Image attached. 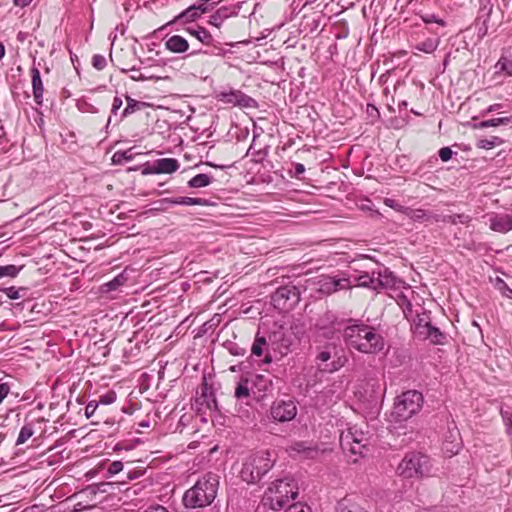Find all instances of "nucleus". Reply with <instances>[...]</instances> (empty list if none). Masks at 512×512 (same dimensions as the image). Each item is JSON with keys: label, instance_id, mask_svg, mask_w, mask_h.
I'll list each match as a JSON object with an SVG mask.
<instances>
[{"label": "nucleus", "instance_id": "obj_1", "mask_svg": "<svg viewBox=\"0 0 512 512\" xmlns=\"http://www.w3.org/2000/svg\"><path fill=\"white\" fill-rule=\"evenodd\" d=\"M219 486V476L207 473L202 476L193 487L188 489L183 496V503L189 508H202L210 505L216 495Z\"/></svg>", "mask_w": 512, "mask_h": 512}, {"label": "nucleus", "instance_id": "obj_2", "mask_svg": "<svg viewBox=\"0 0 512 512\" xmlns=\"http://www.w3.org/2000/svg\"><path fill=\"white\" fill-rule=\"evenodd\" d=\"M344 337L351 347L362 353L375 354L384 348V340L381 335L364 325L347 327Z\"/></svg>", "mask_w": 512, "mask_h": 512}, {"label": "nucleus", "instance_id": "obj_3", "mask_svg": "<svg viewBox=\"0 0 512 512\" xmlns=\"http://www.w3.org/2000/svg\"><path fill=\"white\" fill-rule=\"evenodd\" d=\"M274 463V452L259 451L248 457L243 463L240 477L247 483H255L273 467Z\"/></svg>", "mask_w": 512, "mask_h": 512}, {"label": "nucleus", "instance_id": "obj_4", "mask_svg": "<svg viewBox=\"0 0 512 512\" xmlns=\"http://www.w3.org/2000/svg\"><path fill=\"white\" fill-rule=\"evenodd\" d=\"M296 484L292 479H280L271 483L263 496V504L272 510L281 509L297 496Z\"/></svg>", "mask_w": 512, "mask_h": 512}, {"label": "nucleus", "instance_id": "obj_5", "mask_svg": "<svg viewBox=\"0 0 512 512\" xmlns=\"http://www.w3.org/2000/svg\"><path fill=\"white\" fill-rule=\"evenodd\" d=\"M397 472L405 479L427 477L431 473L430 458L420 452L407 453L399 463Z\"/></svg>", "mask_w": 512, "mask_h": 512}, {"label": "nucleus", "instance_id": "obj_6", "mask_svg": "<svg viewBox=\"0 0 512 512\" xmlns=\"http://www.w3.org/2000/svg\"><path fill=\"white\" fill-rule=\"evenodd\" d=\"M315 289L323 295H331L339 290L351 289L350 276L344 272L337 275H320L312 281Z\"/></svg>", "mask_w": 512, "mask_h": 512}, {"label": "nucleus", "instance_id": "obj_7", "mask_svg": "<svg viewBox=\"0 0 512 512\" xmlns=\"http://www.w3.org/2000/svg\"><path fill=\"white\" fill-rule=\"evenodd\" d=\"M423 405V396L415 390L403 392L396 397L393 406L394 416H413L420 412Z\"/></svg>", "mask_w": 512, "mask_h": 512}, {"label": "nucleus", "instance_id": "obj_8", "mask_svg": "<svg viewBox=\"0 0 512 512\" xmlns=\"http://www.w3.org/2000/svg\"><path fill=\"white\" fill-rule=\"evenodd\" d=\"M414 333L421 339H428L434 344L441 343L442 333L438 328L431 325L429 313L423 311L418 313L414 320Z\"/></svg>", "mask_w": 512, "mask_h": 512}, {"label": "nucleus", "instance_id": "obj_9", "mask_svg": "<svg viewBox=\"0 0 512 512\" xmlns=\"http://www.w3.org/2000/svg\"><path fill=\"white\" fill-rule=\"evenodd\" d=\"M355 280V286L371 288L373 290L390 286L393 283L392 275L386 270H384V273L373 271L371 275L365 273L356 277Z\"/></svg>", "mask_w": 512, "mask_h": 512}, {"label": "nucleus", "instance_id": "obj_10", "mask_svg": "<svg viewBox=\"0 0 512 512\" xmlns=\"http://www.w3.org/2000/svg\"><path fill=\"white\" fill-rule=\"evenodd\" d=\"M97 488L89 485L81 491L71 495L68 500L73 503L74 511H82L96 506Z\"/></svg>", "mask_w": 512, "mask_h": 512}, {"label": "nucleus", "instance_id": "obj_11", "mask_svg": "<svg viewBox=\"0 0 512 512\" xmlns=\"http://www.w3.org/2000/svg\"><path fill=\"white\" fill-rule=\"evenodd\" d=\"M288 451L291 456L301 459H314L320 454L316 445L307 442H296L289 447Z\"/></svg>", "mask_w": 512, "mask_h": 512}, {"label": "nucleus", "instance_id": "obj_12", "mask_svg": "<svg viewBox=\"0 0 512 512\" xmlns=\"http://www.w3.org/2000/svg\"><path fill=\"white\" fill-rule=\"evenodd\" d=\"M216 97L223 103L239 105L243 107H250L251 102L253 101L251 98L245 96L240 91L235 90L219 92Z\"/></svg>", "mask_w": 512, "mask_h": 512}, {"label": "nucleus", "instance_id": "obj_13", "mask_svg": "<svg viewBox=\"0 0 512 512\" xmlns=\"http://www.w3.org/2000/svg\"><path fill=\"white\" fill-rule=\"evenodd\" d=\"M273 300L277 304H280L281 301H290L291 304H296L299 301V292L294 286L281 287L275 292Z\"/></svg>", "mask_w": 512, "mask_h": 512}, {"label": "nucleus", "instance_id": "obj_14", "mask_svg": "<svg viewBox=\"0 0 512 512\" xmlns=\"http://www.w3.org/2000/svg\"><path fill=\"white\" fill-rule=\"evenodd\" d=\"M179 168V163L173 158H162L155 161L153 172L156 174H171Z\"/></svg>", "mask_w": 512, "mask_h": 512}, {"label": "nucleus", "instance_id": "obj_15", "mask_svg": "<svg viewBox=\"0 0 512 512\" xmlns=\"http://www.w3.org/2000/svg\"><path fill=\"white\" fill-rule=\"evenodd\" d=\"M165 47L172 53H184L189 49L188 41L179 35H173L165 42Z\"/></svg>", "mask_w": 512, "mask_h": 512}, {"label": "nucleus", "instance_id": "obj_16", "mask_svg": "<svg viewBox=\"0 0 512 512\" xmlns=\"http://www.w3.org/2000/svg\"><path fill=\"white\" fill-rule=\"evenodd\" d=\"M489 226L495 232L506 233L512 229V218L509 216H494L490 218Z\"/></svg>", "mask_w": 512, "mask_h": 512}, {"label": "nucleus", "instance_id": "obj_17", "mask_svg": "<svg viewBox=\"0 0 512 512\" xmlns=\"http://www.w3.org/2000/svg\"><path fill=\"white\" fill-rule=\"evenodd\" d=\"M32 74V86H33V94L34 99L37 102V104L42 103L43 99V83L40 77V72L37 68H32L31 70Z\"/></svg>", "mask_w": 512, "mask_h": 512}, {"label": "nucleus", "instance_id": "obj_18", "mask_svg": "<svg viewBox=\"0 0 512 512\" xmlns=\"http://www.w3.org/2000/svg\"><path fill=\"white\" fill-rule=\"evenodd\" d=\"M274 416H296L297 408L293 401H283L273 407Z\"/></svg>", "mask_w": 512, "mask_h": 512}, {"label": "nucleus", "instance_id": "obj_19", "mask_svg": "<svg viewBox=\"0 0 512 512\" xmlns=\"http://www.w3.org/2000/svg\"><path fill=\"white\" fill-rule=\"evenodd\" d=\"M337 512H368L363 507H361L358 503H356L352 498L344 497L342 498L336 506Z\"/></svg>", "mask_w": 512, "mask_h": 512}, {"label": "nucleus", "instance_id": "obj_20", "mask_svg": "<svg viewBox=\"0 0 512 512\" xmlns=\"http://www.w3.org/2000/svg\"><path fill=\"white\" fill-rule=\"evenodd\" d=\"M494 74L497 75H504L511 77L512 76V61L507 58H501L495 65H494Z\"/></svg>", "mask_w": 512, "mask_h": 512}, {"label": "nucleus", "instance_id": "obj_21", "mask_svg": "<svg viewBox=\"0 0 512 512\" xmlns=\"http://www.w3.org/2000/svg\"><path fill=\"white\" fill-rule=\"evenodd\" d=\"M511 123H512V116L499 117V118L482 121L479 124L475 125V128L497 127L499 125H508Z\"/></svg>", "mask_w": 512, "mask_h": 512}, {"label": "nucleus", "instance_id": "obj_22", "mask_svg": "<svg viewBox=\"0 0 512 512\" xmlns=\"http://www.w3.org/2000/svg\"><path fill=\"white\" fill-rule=\"evenodd\" d=\"M165 201L175 204V205H204L205 201L201 198H192V197H178L175 199H166Z\"/></svg>", "mask_w": 512, "mask_h": 512}, {"label": "nucleus", "instance_id": "obj_23", "mask_svg": "<svg viewBox=\"0 0 512 512\" xmlns=\"http://www.w3.org/2000/svg\"><path fill=\"white\" fill-rule=\"evenodd\" d=\"M188 32L203 44L209 45L212 42L211 34L204 28L200 27L196 30L189 29Z\"/></svg>", "mask_w": 512, "mask_h": 512}, {"label": "nucleus", "instance_id": "obj_24", "mask_svg": "<svg viewBox=\"0 0 512 512\" xmlns=\"http://www.w3.org/2000/svg\"><path fill=\"white\" fill-rule=\"evenodd\" d=\"M228 17L227 9L221 8L217 10L209 20V23L215 27H220L223 21Z\"/></svg>", "mask_w": 512, "mask_h": 512}, {"label": "nucleus", "instance_id": "obj_25", "mask_svg": "<svg viewBox=\"0 0 512 512\" xmlns=\"http://www.w3.org/2000/svg\"><path fill=\"white\" fill-rule=\"evenodd\" d=\"M266 346H267V342L264 337H256V339L252 345L251 352L253 355L260 357L264 354V350L266 349Z\"/></svg>", "mask_w": 512, "mask_h": 512}, {"label": "nucleus", "instance_id": "obj_26", "mask_svg": "<svg viewBox=\"0 0 512 512\" xmlns=\"http://www.w3.org/2000/svg\"><path fill=\"white\" fill-rule=\"evenodd\" d=\"M502 143V140L497 136H492L489 139H480L477 142V147L481 149H492Z\"/></svg>", "mask_w": 512, "mask_h": 512}, {"label": "nucleus", "instance_id": "obj_27", "mask_svg": "<svg viewBox=\"0 0 512 512\" xmlns=\"http://www.w3.org/2000/svg\"><path fill=\"white\" fill-rule=\"evenodd\" d=\"M189 186L193 188H201L210 184V178L206 174H198L189 181Z\"/></svg>", "mask_w": 512, "mask_h": 512}, {"label": "nucleus", "instance_id": "obj_28", "mask_svg": "<svg viewBox=\"0 0 512 512\" xmlns=\"http://www.w3.org/2000/svg\"><path fill=\"white\" fill-rule=\"evenodd\" d=\"M126 100H127V106L125 107V109L123 111L124 116H127V115L135 112L136 110H140L142 107H144L146 105L145 103L136 101L130 97H126Z\"/></svg>", "mask_w": 512, "mask_h": 512}, {"label": "nucleus", "instance_id": "obj_29", "mask_svg": "<svg viewBox=\"0 0 512 512\" xmlns=\"http://www.w3.org/2000/svg\"><path fill=\"white\" fill-rule=\"evenodd\" d=\"M21 267L15 265L0 266V278L11 277L14 278L18 275Z\"/></svg>", "mask_w": 512, "mask_h": 512}, {"label": "nucleus", "instance_id": "obj_30", "mask_svg": "<svg viewBox=\"0 0 512 512\" xmlns=\"http://www.w3.org/2000/svg\"><path fill=\"white\" fill-rule=\"evenodd\" d=\"M33 434H34V431L31 427V425H24L20 430L16 444L20 445V444L25 443Z\"/></svg>", "mask_w": 512, "mask_h": 512}, {"label": "nucleus", "instance_id": "obj_31", "mask_svg": "<svg viewBox=\"0 0 512 512\" xmlns=\"http://www.w3.org/2000/svg\"><path fill=\"white\" fill-rule=\"evenodd\" d=\"M495 287L502 293L503 296L512 299V289H510L501 278H496Z\"/></svg>", "mask_w": 512, "mask_h": 512}, {"label": "nucleus", "instance_id": "obj_32", "mask_svg": "<svg viewBox=\"0 0 512 512\" xmlns=\"http://www.w3.org/2000/svg\"><path fill=\"white\" fill-rule=\"evenodd\" d=\"M209 0H203L200 4L198 5H192L190 7H188L185 11H183L181 13V16H185V15H188L190 12H195V11H198L200 14L202 13H206L208 11V7L206 5V3L208 2Z\"/></svg>", "mask_w": 512, "mask_h": 512}, {"label": "nucleus", "instance_id": "obj_33", "mask_svg": "<svg viewBox=\"0 0 512 512\" xmlns=\"http://www.w3.org/2000/svg\"><path fill=\"white\" fill-rule=\"evenodd\" d=\"M407 215L414 221H422L428 219L426 211L422 209L409 210Z\"/></svg>", "mask_w": 512, "mask_h": 512}, {"label": "nucleus", "instance_id": "obj_34", "mask_svg": "<svg viewBox=\"0 0 512 512\" xmlns=\"http://www.w3.org/2000/svg\"><path fill=\"white\" fill-rule=\"evenodd\" d=\"M285 512H312L310 507L302 503L290 505Z\"/></svg>", "mask_w": 512, "mask_h": 512}, {"label": "nucleus", "instance_id": "obj_35", "mask_svg": "<svg viewBox=\"0 0 512 512\" xmlns=\"http://www.w3.org/2000/svg\"><path fill=\"white\" fill-rule=\"evenodd\" d=\"M249 396V389L245 383H240L235 390V397L238 399Z\"/></svg>", "mask_w": 512, "mask_h": 512}, {"label": "nucleus", "instance_id": "obj_36", "mask_svg": "<svg viewBox=\"0 0 512 512\" xmlns=\"http://www.w3.org/2000/svg\"><path fill=\"white\" fill-rule=\"evenodd\" d=\"M123 470V463L121 461H114L109 464L107 472L109 475L118 474Z\"/></svg>", "mask_w": 512, "mask_h": 512}, {"label": "nucleus", "instance_id": "obj_37", "mask_svg": "<svg viewBox=\"0 0 512 512\" xmlns=\"http://www.w3.org/2000/svg\"><path fill=\"white\" fill-rule=\"evenodd\" d=\"M422 20L425 23H437L441 26H444V21L442 19L437 18L434 14H425L422 16Z\"/></svg>", "mask_w": 512, "mask_h": 512}, {"label": "nucleus", "instance_id": "obj_38", "mask_svg": "<svg viewBox=\"0 0 512 512\" xmlns=\"http://www.w3.org/2000/svg\"><path fill=\"white\" fill-rule=\"evenodd\" d=\"M116 395L114 392H109L106 395L102 396L99 400L100 405H108L115 401Z\"/></svg>", "mask_w": 512, "mask_h": 512}, {"label": "nucleus", "instance_id": "obj_39", "mask_svg": "<svg viewBox=\"0 0 512 512\" xmlns=\"http://www.w3.org/2000/svg\"><path fill=\"white\" fill-rule=\"evenodd\" d=\"M106 65V60L101 55H94L93 56V66L97 68L98 70H101Z\"/></svg>", "mask_w": 512, "mask_h": 512}, {"label": "nucleus", "instance_id": "obj_40", "mask_svg": "<svg viewBox=\"0 0 512 512\" xmlns=\"http://www.w3.org/2000/svg\"><path fill=\"white\" fill-rule=\"evenodd\" d=\"M201 14L198 11L190 12L188 15L181 16V13L176 16L174 21H177L179 19H185L187 22H192L196 20Z\"/></svg>", "mask_w": 512, "mask_h": 512}, {"label": "nucleus", "instance_id": "obj_41", "mask_svg": "<svg viewBox=\"0 0 512 512\" xmlns=\"http://www.w3.org/2000/svg\"><path fill=\"white\" fill-rule=\"evenodd\" d=\"M10 389H11V387L8 383L0 382V404L7 397V395L10 392Z\"/></svg>", "mask_w": 512, "mask_h": 512}, {"label": "nucleus", "instance_id": "obj_42", "mask_svg": "<svg viewBox=\"0 0 512 512\" xmlns=\"http://www.w3.org/2000/svg\"><path fill=\"white\" fill-rule=\"evenodd\" d=\"M439 157L444 162L450 160L452 157V150L448 147L441 148L439 151Z\"/></svg>", "mask_w": 512, "mask_h": 512}, {"label": "nucleus", "instance_id": "obj_43", "mask_svg": "<svg viewBox=\"0 0 512 512\" xmlns=\"http://www.w3.org/2000/svg\"><path fill=\"white\" fill-rule=\"evenodd\" d=\"M122 284H123V278L122 277H116L112 281L108 282L106 284V287H107L108 291H111V290H115L118 286H120Z\"/></svg>", "mask_w": 512, "mask_h": 512}, {"label": "nucleus", "instance_id": "obj_44", "mask_svg": "<svg viewBox=\"0 0 512 512\" xmlns=\"http://www.w3.org/2000/svg\"><path fill=\"white\" fill-rule=\"evenodd\" d=\"M436 46H437L436 43H434L433 41H429V42L423 43L420 50H422L426 53H431L436 49Z\"/></svg>", "mask_w": 512, "mask_h": 512}, {"label": "nucleus", "instance_id": "obj_45", "mask_svg": "<svg viewBox=\"0 0 512 512\" xmlns=\"http://www.w3.org/2000/svg\"><path fill=\"white\" fill-rule=\"evenodd\" d=\"M4 292L10 299H18L20 297L19 292L14 287L7 288Z\"/></svg>", "mask_w": 512, "mask_h": 512}, {"label": "nucleus", "instance_id": "obj_46", "mask_svg": "<svg viewBox=\"0 0 512 512\" xmlns=\"http://www.w3.org/2000/svg\"><path fill=\"white\" fill-rule=\"evenodd\" d=\"M317 358L322 362H327L331 359V353L328 350L322 351L318 354Z\"/></svg>", "mask_w": 512, "mask_h": 512}, {"label": "nucleus", "instance_id": "obj_47", "mask_svg": "<svg viewBox=\"0 0 512 512\" xmlns=\"http://www.w3.org/2000/svg\"><path fill=\"white\" fill-rule=\"evenodd\" d=\"M122 106V100L119 97H115L112 104V111L115 113Z\"/></svg>", "mask_w": 512, "mask_h": 512}, {"label": "nucleus", "instance_id": "obj_48", "mask_svg": "<svg viewBox=\"0 0 512 512\" xmlns=\"http://www.w3.org/2000/svg\"><path fill=\"white\" fill-rule=\"evenodd\" d=\"M96 407H97V405H93L92 403H89L85 409V416L92 415L95 412Z\"/></svg>", "mask_w": 512, "mask_h": 512}, {"label": "nucleus", "instance_id": "obj_49", "mask_svg": "<svg viewBox=\"0 0 512 512\" xmlns=\"http://www.w3.org/2000/svg\"><path fill=\"white\" fill-rule=\"evenodd\" d=\"M356 446H351L350 451L353 454H361V445L358 440H355Z\"/></svg>", "mask_w": 512, "mask_h": 512}, {"label": "nucleus", "instance_id": "obj_50", "mask_svg": "<svg viewBox=\"0 0 512 512\" xmlns=\"http://www.w3.org/2000/svg\"><path fill=\"white\" fill-rule=\"evenodd\" d=\"M32 0H14L16 6L25 7L31 3Z\"/></svg>", "mask_w": 512, "mask_h": 512}, {"label": "nucleus", "instance_id": "obj_51", "mask_svg": "<svg viewBox=\"0 0 512 512\" xmlns=\"http://www.w3.org/2000/svg\"><path fill=\"white\" fill-rule=\"evenodd\" d=\"M501 107V104H493V105H490L488 108H487V113H491V112H494L496 110H498L499 108Z\"/></svg>", "mask_w": 512, "mask_h": 512}, {"label": "nucleus", "instance_id": "obj_52", "mask_svg": "<svg viewBox=\"0 0 512 512\" xmlns=\"http://www.w3.org/2000/svg\"><path fill=\"white\" fill-rule=\"evenodd\" d=\"M295 170L297 174H301L305 171V168L302 164H297Z\"/></svg>", "mask_w": 512, "mask_h": 512}, {"label": "nucleus", "instance_id": "obj_53", "mask_svg": "<svg viewBox=\"0 0 512 512\" xmlns=\"http://www.w3.org/2000/svg\"><path fill=\"white\" fill-rule=\"evenodd\" d=\"M5 54V48L3 44L0 43V60L4 57Z\"/></svg>", "mask_w": 512, "mask_h": 512}, {"label": "nucleus", "instance_id": "obj_54", "mask_svg": "<svg viewBox=\"0 0 512 512\" xmlns=\"http://www.w3.org/2000/svg\"><path fill=\"white\" fill-rule=\"evenodd\" d=\"M271 361H272L271 356H270V355H268V354H266V355H265V362H266V363H270Z\"/></svg>", "mask_w": 512, "mask_h": 512}, {"label": "nucleus", "instance_id": "obj_55", "mask_svg": "<svg viewBox=\"0 0 512 512\" xmlns=\"http://www.w3.org/2000/svg\"><path fill=\"white\" fill-rule=\"evenodd\" d=\"M276 420H278L279 422H284L286 420H290L291 418H284V417H281V418H275Z\"/></svg>", "mask_w": 512, "mask_h": 512}, {"label": "nucleus", "instance_id": "obj_56", "mask_svg": "<svg viewBox=\"0 0 512 512\" xmlns=\"http://www.w3.org/2000/svg\"><path fill=\"white\" fill-rule=\"evenodd\" d=\"M139 425L142 426V427H149L150 426L149 423L145 422V421H142Z\"/></svg>", "mask_w": 512, "mask_h": 512}, {"label": "nucleus", "instance_id": "obj_57", "mask_svg": "<svg viewBox=\"0 0 512 512\" xmlns=\"http://www.w3.org/2000/svg\"><path fill=\"white\" fill-rule=\"evenodd\" d=\"M385 203H386L387 205H389L390 207H392V200L387 199V200L385 201Z\"/></svg>", "mask_w": 512, "mask_h": 512}, {"label": "nucleus", "instance_id": "obj_58", "mask_svg": "<svg viewBox=\"0 0 512 512\" xmlns=\"http://www.w3.org/2000/svg\"><path fill=\"white\" fill-rule=\"evenodd\" d=\"M199 413H201V414H206V413H207V411H206V410H203V409H199Z\"/></svg>", "mask_w": 512, "mask_h": 512}, {"label": "nucleus", "instance_id": "obj_59", "mask_svg": "<svg viewBox=\"0 0 512 512\" xmlns=\"http://www.w3.org/2000/svg\"><path fill=\"white\" fill-rule=\"evenodd\" d=\"M200 421H201V422H207V419H206V418H204V417H201V418H200Z\"/></svg>", "mask_w": 512, "mask_h": 512}, {"label": "nucleus", "instance_id": "obj_60", "mask_svg": "<svg viewBox=\"0 0 512 512\" xmlns=\"http://www.w3.org/2000/svg\"><path fill=\"white\" fill-rule=\"evenodd\" d=\"M337 370V366L333 365V367L330 369V371Z\"/></svg>", "mask_w": 512, "mask_h": 512}, {"label": "nucleus", "instance_id": "obj_61", "mask_svg": "<svg viewBox=\"0 0 512 512\" xmlns=\"http://www.w3.org/2000/svg\"><path fill=\"white\" fill-rule=\"evenodd\" d=\"M127 153H128V151H127V152H124L123 156H125V157L128 159V158H130V156H126V155H127Z\"/></svg>", "mask_w": 512, "mask_h": 512}]
</instances>
